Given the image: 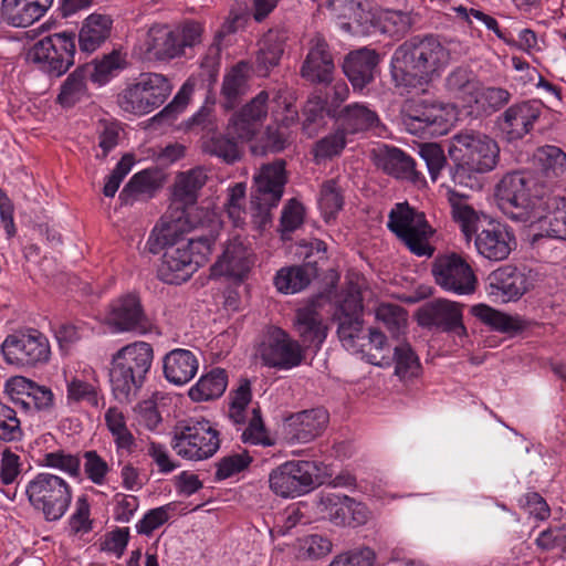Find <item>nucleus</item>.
Listing matches in <instances>:
<instances>
[{"instance_id":"nucleus-1","label":"nucleus","mask_w":566,"mask_h":566,"mask_svg":"<svg viewBox=\"0 0 566 566\" xmlns=\"http://www.w3.org/2000/svg\"><path fill=\"white\" fill-rule=\"evenodd\" d=\"M450 44L438 36H413L391 55L390 73L396 86L418 87L429 83L452 61Z\"/></svg>"},{"instance_id":"nucleus-2","label":"nucleus","mask_w":566,"mask_h":566,"mask_svg":"<svg viewBox=\"0 0 566 566\" xmlns=\"http://www.w3.org/2000/svg\"><path fill=\"white\" fill-rule=\"evenodd\" d=\"M495 198L500 208L512 219L533 222L547 198L545 186L532 171L513 170L502 176L495 186Z\"/></svg>"},{"instance_id":"nucleus-3","label":"nucleus","mask_w":566,"mask_h":566,"mask_svg":"<svg viewBox=\"0 0 566 566\" xmlns=\"http://www.w3.org/2000/svg\"><path fill=\"white\" fill-rule=\"evenodd\" d=\"M154 349L146 342H134L118 349L112 357L109 381L119 402H130L143 387L151 368Z\"/></svg>"},{"instance_id":"nucleus-4","label":"nucleus","mask_w":566,"mask_h":566,"mask_svg":"<svg viewBox=\"0 0 566 566\" xmlns=\"http://www.w3.org/2000/svg\"><path fill=\"white\" fill-rule=\"evenodd\" d=\"M214 242V235L165 242V251L158 268L159 280L176 285L187 282L208 262Z\"/></svg>"},{"instance_id":"nucleus-5","label":"nucleus","mask_w":566,"mask_h":566,"mask_svg":"<svg viewBox=\"0 0 566 566\" xmlns=\"http://www.w3.org/2000/svg\"><path fill=\"white\" fill-rule=\"evenodd\" d=\"M24 494L32 509L46 522L60 521L67 513L73 500L70 483L50 472H39L28 480Z\"/></svg>"},{"instance_id":"nucleus-6","label":"nucleus","mask_w":566,"mask_h":566,"mask_svg":"<svg viewBox=\"0 0 566 566\" xmlns=\"http://www.w3.org/2000/svg\"><path fill=\"white\" fill-rule=\"evenodd\" d=\"M219 431L205 418L179 421L172 430L170 446L182 459L202 461L213 457L220 448Z\"/></svg>"},{"instance_id":"nucleus-7","label":"nucleus","mask_w":566,"mask_h":566,"mask_svg":"<svg viewBox=\"0 0 566 566\" xmlns=\"http://www.w3.org/2000/svg\"><path fill=\"white\" fill-rule=\"evenodd\" d=\"M251 196L252 223L263 230L271 223V209L276 207L286 184L285 163L277 160L263 165L253 177Z\"/></svg>"},{"instance_id":"nucleus-8","label":"nucleus","mask_w":566,"mask_h":566,"mask_svg":"<svg viewBox=\"0 0 566 566\" xmlns=\"http://www.w3.org/2000/svg\"><path fill=\"white\" fill-rule=\"evenodd\" d=\"M321 463L308 460H289L269 473V488L282 499H295L311 493L321 484Z\"/></svg>"},{"instance_id":"nucleus-9","label":"nucleus","mask_w":566,"mask_h":566,"mask_svg":"<svg viewBox=\"0 0 566 566\" xmlns=\"http://www.w3.org/2000/svg\"><path fill=\"white\" fill-rule=\"evenodd\" d=\"M387 227L415 255H433L434 248L429 242L433 229L423 212L417 211L407 202L397 203L388 216Z\"/></svg>"},{"instance_id":"nucleus-10","label":"nucleus","mask_w":566,"mask_h":566,"mask_svg":"<svg viewBox=\"0 0 566 566\" xmlns=\"http://www.w3.org/2000/svg\"><path fill=\"white\" fill-rule=\"evenodd\" d=\"M449 153L460 167L476 174L492 171L500 159L496 140L474 132L454 135Z\"/></svg>"},{"instance_id":"nucleus-11","label":"nucleus","mask_w":566,"mask_h":566,"mask_svg":"<svg viewBox=\"0 0 566 566\" xmlns=\"http://www.w3.org/2000/svg\"><path fill=\"white\" fill-rule=\"evenodd\" d=\"M172 91L169 80L159 73H143L117 98L119 107L129 114L143 116L163 105Z\"/></svg>"},{"instance_id":"nucleus-12","label":"nucleus","mask_w":566,"mask_h":566,"mask_svg":"<svg viewBox=\"0 0 566 566\" xmlns=\"http://www.w3.org/2000/svg\"><path fill=\"white\" fill-rule=\"evenodd\" d=\"M255 355L265 367L291 370L303 363L305 348L281 327L268 326L258 343Z\"/></svg>"},{"instance_id":"nucleus-13","label":"nucleus","mask_w":566,"mask_h":566,"mask_svg":"<svg viewBox=\"0 0 566 566\" xmlns=\"http://www.w3.org/2000/svg\"><path fill=\"white\" fill-rule=\"evenodd\" d=\"M74 35L60 32L39 40L29 52V59L43 72L59 77L74 64Z\"/></svg>"},{"instance_id":"nucleus-14","label":"nucleus","mask_w":566,"mask_h":566,"mask_svg":"<svg viewBox=\"0 0 566 566\" xmlns=\"http://www.w3.org/2000/svg\"><path fill=\"white\" fill-rule=\"evenodd\" d=\"M285 99L282 101L280 91H261L250 102L235 113L228 125V134L240 140H250L259 133L270 111L273 108L283 113Z\"/></svg>"},{"instance_id":"nucleus-15","label":"nucleus","mask_w":566,"mask_h":566,"mask_svg":"<svg viewBox=\"0 0 566 566\" xmlns=\"http://www.w3.org/2000/svg\"><path fill=\"white\" fill-rule=\"evenodd\" d=\"M453 118V107L433 102L411 101L406 103L402 111L403 125L413 135H444Z\"/></svg>"},{"instance_id":"nucleus-16","label":"nucleus","mask_w":566,"mask_h":566,"mask_svg":"<svg viewBox=\"0 0 566 566\" xmlns=\"http://www.w3.org/2000/svg\"><path fill=\"white\" fill-rule=\"evenodd\" d=\"M363 298L358 284L349 283L337 301L335 318L338 322L337 334L343 346L353 353L364 352L359 344L363 328Z\"/></svg>"},{"instance_id":"nucleus-17","label":"nucleus","mask_w":566,"mask_h":566,"mask_svg":"<svg viewBox=\"0 0 566 566\" xmlns=\"http://www.w3.org/2000/svg\"><path fill=\"white\" fill-rule=\"evenodd\" d=\"M1 352L7 363L22 367L46 364L51 356L48 337L36 329L8 335Z\"/></svg>"},{"instance_id":"nucleus-18","label":"nucleus","mask_w":566,"mask_h":566,"mask_svg":"<svg viewBox=\"0 0 566 566\" xmlns=\"http://www.w3.org/2000/svg\"><path fill=\"white\" fill-rule=\"evenodd\" d=\"M432 275L436 283L449 293L470 295L476 290L478 277L473 269L457 253L437 258L432 264Z\"/></svg>"},{"instance_id":"nucleus-19","label":"nucleus","mask_w":566,"mask_h":566,"mask_svg":"<svg viewBox=\"0 0 566 566\" xmlns=\"http://www.w3.org/2000/svg\"><path fill=\"white\" fill-rule=\"evenodd\" d=\"M418 323L423 327H436L450 333L461 340L468 336L463 325L462 305L458 302L440 298L426 304L418 312Z\"/></svg>"},{"instance_id":"nucleus-20","label":"nucleus","mask_w":566,"mask_h":566,"mask_svg":"<svg viewBox=\"0 0 566 566\" xmlns=\"http://www.w3.org/2000/svg\"><path fill=\"white\" fill-rule=\"evenodd\" d=\"M105 323L115 333L136 332L145 334L149 322L136 294H125L114 300L105 314Z\"/></svg>"},{"instance_id":"nucleus-21","label":"nucleus","mask_w":566,"mask_h":566,"mask_svg":"<svg viewBox=\"0 0 566 566\" xmlns=\"http://www.w3.org/2000/svg\"><path fill=\"white\" fill-rule=\"evenodd\" d=\"M317 509L325 518L338 526H359L369 518V510L365 504L340 493L323 494Z\"/></svg>"},{"instance_id":"nucleus-22","label":"nucleus","mask_w":566,"mask_h":566,"mask_svg":"<svg viewBox=\"0 0 566 566\" xmlns=\"http://www.w3.org/2000/svg\"><path fill=\"white\" fill-rule=\"evenodd\" d=\"M6 391L25 412H49L53 409L52 390L23 376L11 377L6 384Z\"/></svg>"},{"instance_id":"nucleus-23","label":"nucleus","mask_w":566,"mask_h":566,"mask_svg":"<svg viewBox=\"0 0 566 566\" xmlns=\"http://www.w3.org/2000/svg\"><path fill=\"white\" fill-rule=\"evenodd\" d=\"M542 109L543 105L537 99L511 105L497 122L503 138L512 143L525 137L538 120Z\"/></svg>"},{"instance_id":"nucleus-24","label":"nucleus","mask_w":566,"mask_h":566,"mask_svg":"<svg viewBox=\"0 0 566 566\" xmlns=\"http://www.w3.org/2000/svg\"><path fill=\"white\" fill-rule=\"evenodd\" d=\"M335 63L329 45L322 34H315L308 42V52L300 74L312 84L328 85L333 82Z\"/></svg>"},{"instance_id":"nucleus-25","label":"nucleus","mask_w":566,"mask_h":566,"mask_svg":"<svg viewBox=\"0 0 566 566\" xmlns=\"http://www.w3.org/2000/svg\"><path fill=\"white\" fill-rule=\"evenodd\" d=\"M475 248L480 255L491 261L507 259L516 247L514 233L500 222H490L476 233Z\"/></svg>"},{"instance_id":"nucleus-26","label":"nucleus","mask_w":566,"mask_h":566,"mask_svg":"<svg viewBox=\"0 0 566 566\" xmlns=\"http://www.w3.org/2000/svg\"><path fill=\"white\" fill-rule=\"evenodd\" d=\"M328 413L323 408L304 410L289 417L284 423L285 438L291 443H307L323 433L328 423Z\"/></svg>"},{"instance_id":"nucleus-27","label":"nucleus","mask_w":566,"mask_h":566,"mask_svg":"<svg viewBox=\"0 0 566 566\" xmlns=\"http://www.w3.org/2000/svg\"><path fill=\"white\" fill-rule=\"evenodd\" d=\"M253 264L251 249L239 237L229 240L222 254L211 266V276L243 279Z\"/></svg>"},{"instance_id":"nucleus-28","label":"nucleus","mask_w":566,"mask_h":566,"mask_svg":"<svg viewBox=\"0 0 566 566\" xmlns=\"http://www.w3.org/2000/svg\"><path fill=\"white\" fill-rule=\"evenodd\" d=\"M488 281L489 294L500 296L504 302L518 300L530 289L527 275L511 265L494 270Z\"/></svg>"},{"instance_id":"nucleus-29","label":"nucleus","mask_w":566,"mask_h":566,"mask_svg":"<svg viewBox=\"0 0 566 566\" xmlns=\"http://www.w3.org/2000/svg\"><path fill=\"white\" fill-rule=\"evenodd\" d=\"M379 55L367 48L350 52L344 61L343 70L355 91L364 90L375 78Z\"/></svg>"},{"instance_id":"nucleus-30","label":"nucleus","mask_w":566,"mask_h":566,"mask_svg":"<svg viewBox=\"0 0 566 566\" xmlns=\"http://www.w3.org/2000/svg\"><path fill=\"white\" fill-rule=\"evenodd\" d=\"M542 206L545 213L538 210L533 218L542 231L541 235L566 240V198L547 196Z\"/></svg>"},{"instance_id":"nucleus-31","label":"nucleus","mask_w":566,"mask_h":566,"mask_svg":"<svg viewBox=\"0 0 566 566\" xmlns=\"http://www.w3.org/2000/svg\"><path fill=\"white\" fill-rule=\"evenodd\" d=\"M293 326L305 347H321L327 337V325L317 311L316 304L311 303L295 312Z\"/></svg>"},{"instance_id":"nucleus-32","label":"nucleus","mask_w":566,"mask_h":566,"mask_svg":"<svg viewBox=\"0 0 566 566\" xmlns=\"http://www.w3.org/2000/svg\"><path fill=\"white\" fill-rule=\"evenodd\" d=\"M165 378L176 386L188 384L197 374L199 361L196 355L185 348H175L163 360Z\"/></svg>"},{"instance_id":"nucleus-33","label":"nucleus","mask_w":566,"mask_h":566,"mask_svg":"<svg viewBox=\"0 0 566 566\" xmlns=\"http://www.w3.org/2000/svg\"><path fill=\"white\" fill-rule=\"evenodd\" d=\"M535 159L541 167V174L545 181H541V186H545L546 193L559 181L566 179V153L554 145H545L537 148Z\"/></svg>"},{"instance_id":"nucleus-34","label":"nucleus","mask_w":566,"mask_h":566,"mask_svg":"<svg viewBox=\"0 0 566 566\" xmlns=\"http://www.w3.org/2000/svg\"><path fill=\"white\" fill-rule=\"evenodd\" d=\"M375 159L379 168L398 179L415 181L418 177L415 160L399 148L381 146L377 149Z\"/></svg>"},{"instance_id":"nucleus-35","label":"nucleus","mask_w":566,"mask_h":566,"mask_svg":"<svg viewBox=\"0 0 566 566\" xmlns=\"http://www.w3.org/2000/svg\"><path fill=\"white\" fill-rule=\"evenodd\" d=\"M113 19L108 14L94 12L82 24L78 33V43L82 51L92 53L96 51L109 36Z\"/></svg>"},{"instance_id":"nucleus-36","label":"nucleus","mask_w":566,"mask_h":566,"mask_svg":"<svg viewBox=\"0 0 566 566\" xmlns=\"http://www.w3.org/2000/svg\"><path fill=\"white\" fill-rule=\"evenodd\" d=\"M283 113L277 108L272 109L273 122L276 125H269L266 128L265 149L272 153L283 150L289 142V127L296 123L297 111L292 104L283 103Z\"/></svg>"},{"instance_id":"nucleus-37","label":"nucleus","mask_w":566,"mask_h":566,"mask_svg":"<svg viewBox=\"0 0 566 566\" xmlns=\"http://www.w3.org/2000/svg\"><path fill=\"white\" fill-rule=\"evenodd\" d=\"M480 80L467 67H457L446 77V87L449 94L457 99L463 108H468Z\"/></svg>"},{"instance_id":"nucleus-38","label":"nucleus","mask_w":566,"mask_h":566,"mask_svg":"<svg viewBox=\"0 0 566 566\" xmlns=\"http://www.w3.org/2000/svg\"><path fill=\"white\" fill-rule=\"evenodd\" d=\"M87 67H77L64 80L60 87L56 102L64 108H70L90 97L87 87Z\"/></svg>"},{"instance_id":"nucleus-39","label":"nucleus","mask_w":566,"mask_h":566,"mask_svg":"<svg viewBox=\"0 0 566 566\" xmlns=\"http://www.w3.org/2000/svg\"><path fill=\"white\" fill-rule=\"evenodd\" d=\"M203 168L196 167L177 175L174 185V199L184 206L193 205L197 201L198 191L207 181Z\"/></svg>"},{"instance_id":"nucleus-40","label":"nucleus","mask_w":566,"mask_h":566,"mask_svg":"<svg viewBox=\"0 0 566 566\" xmlns=\"http://www.w3.org/2000/svg\"><path fill=\"white\" fill-rule=\"evenodd\" d=\"M510 99L511 93L506 88L485 86L480 82L468 109L470 113L491 114L506 105Z\"/></svg>"},{"instance_id":"nucleus-41","label":"nucleus","mask_w":566,"mask_h":566,"mask_svg":"<svg viewBox=\"0 0 566 566\" xmlns=\"http://www.w3.org/2000/svg\"><path fill=\"white\" fill-rule=\"evenodd\" d=\"M285 36L283 33L269 30L259 42L256 54V67L266 75L268 72L280 63L284 52Z\"/></svg>"},{"instance_id":"nucleus-42","label":"nucleus","mask_w":566,"mask_h":566,"mask_svg":"<svg viewBox=\"0 0 566 566\" xmlns=\"http://www.w3.org/2000/svg\"><path fill=\"white\" fill-rule=\"evenodd\" d=\"M228 386V375L224 369L213 368L203 374L189 389L193 401H208L223 395Z\"/></svg>"},{"instance_id":"nucleus-43","label":"nucleus","mask_w":566,"mask_h":566,"mask_svg":"<svg viewBox=\"0 0 566 566\" xmlns=\"http://www.w3.org/2000/svg\"><path fill=\"white\" fill-rule=\"evenodd\" d=\"M248 78L249 65L245 62H239L224 75L221 94L224 98L226 108H233L239 98L247 93Z\"/></svg>"},{"instance_id":"nucleus-44","label":"nucleus","mask_w":566,"mask_h":566,"mask_svg":"<svg viewBox=\"0 0 566 566\" xmlns=\"http://www.w3.org/2000/svg\"><path fill=\"white\" fill-rule=\"evenodd\" d=\"M147 51L157 60H170L182 54L179 36L176 32L166 29L149 32Z\"/></svg>"},{"instance_id":"nucleus-45","label":"nucleus","mask_w":566,"mask_h":566,"mask_svg":"<svg viewBox=\"0 0 566 566\" xmlns=\"http://www.w3.org/2000/svg\"><path fill=\"white\" fill-rule=\"evenodd\" d=\"M1 12L3 19L15 28H27L44 15L39 12V6L25 0H2Z\"/></svg>"},{"instance_id":"nucleus-46","label":"nucleus","mask_w":566,"mask_h":566,"mask_svg":"<svg viewBox=\"0 0 566 566\" xmlns=\"http://www.w3.org/2000/svg\"><path fill=\"white\" fill-rule=\"evenodd\" d=\"M340 119L343 129L350 134L370 129L379 120L375 111L359 103L347 105L340 114Z\"/></svg>"},{"instance_id":"nucleus-47","label":"nucleus","mask_w":566,"mask_h":566,"mask_svg":"<svg viewBox=\"0 0 566 566\" xmlns=\"http://www.w3.org/2000/svg\"><path fill=\"white\" fill-rule=\"evenodd\" d=\"M315 270L310 265L281 269L274 279L276 289L285 294H295L304 290L312 281Z\"/></svg>"},{"instance_id":"nucleus-48","label":"nucleus","mask_w":566,"mask_h":566,"mask_svg":"<svg viewBox=\"0 0 566 566\" xmlns=\"http://www.w3.org/2000/svg\"><path fill=\"white\" fill-rule=\"evenodd\" d=\"M64 374L66 385V401L69 405L86 402L91 407L97 408L102 400L101 391L97 382H91L78 378L77 376H71Z\"/></svg>"},{"instance_id":"nucleus-49","label":"nucleus","mask_w":566,"mask_h":566,"mask_svg":"<svg viewBox=\"0 0 566 566\" xmlns=\"http://www.w3.org/2000/svg\"><path fill=\"white\" fill-rule=\"evenodd\" d=\"M125 64V56L118 51H113L112 53L104 55L101 60L94 61L92 65H86L85 67L88 69L87 76H90L92 82L97 83L98 85H104L120 70H123Z\"/></svg>"},{"instance_id":"nucleus-50","label":"nucleus","mask_w":566,"mask_h":566,"mask_svg":"<svg viewBox=\"0 0 566 566\" xmlns=\"http://www.w3.org/2000/svg\"><path fill=\"white\" fill-rule=\"evenodd\" d=\"M410 25V17L401 11L385 10L376 13L375 33L379 32L390 38H400L409 31Z\"/></svg>"},{"instance_id":"nucleus-51","label":"nucleus","mask_w":566,"mask_h":566,"mask_svg":"<svg viewBox=\"0 0 566 566\" xmlns=\"http://www.w3.org/2000/svg\"><path fill=\"white\" fill-rule=\"evenodd\" d=\"M227 192V200L224 202L226 213L233 227L243 228L248 216L245 210L247 185L244 182H237L229 187Z\"/></svg>"},{"instance_id":"nucleus-52","label":"nucleus","mask_w":566,"mask_h":566,"mask_svg":"<svg viewBox=\"0 0 566 566\" xmlns=\"http://www.w3.org/2000/svg\"><path fill=\"white\" fill-rule=\"evenodd\" d=\"M295 547L300 559L314 560L327 556L333 549V544L326 536L311 534L298 538Z\"/></svg>"},{"instance_id":"nucleus-53","label":"nucleus","mask_w":566,"mask_h":566,"mask_svg":"<svg viewBox=\"0 0 566 566\" xmlns=\"http://www.w3.org/2000/svg\"><path fill=\"white\" fill-rule=\"evenodd\" d=\"M344 198L342 189L335 179L323 182L318 197V207L326 221L334 219L342 210Z\"/></svg>"},{"instance_id":"nucleus-54","label":"nucleus","mask_w":566,"mask_h":566,"mask_svg":"<svg viewBox=\"0 0 566 566\" xmlns=\"http://www.w3.org/2000/svg\"><path fill=\"white\" fill-rule=\"evenodd\" d=\"M471 313L482 323L495 331L506 333L516 329V323L511 316L485 304L472 306Z\"/></svg>"},{"instance_id":"nucleus-55","label":"nucleus","mask_w":566,"mask_h":566,"mask_svg":"<svg viewBox=\"0 0 566 566\" xmlns=\"http://www.w3.org/2000/svg\"><path fill=\"white\" fill-rule=\"evenodd\" d=\"M192 92L193 86L186 82L175 95L172 101L166 105L158 114L151 117L150 120L154 124H170L178 116V114L185 111L190 101Z\"/></svg>"},{"instance_id":"nucleus-56","label":"nucleus","mask_w":566,"mask_h":566,"mask_svg":"<svg viewBox=\"0 0 566 566\" xmlns=\"http://www.w3.org/2000/svg\"><path fill=\"white\" fill-rule=\"evenodd\" d=\"M41 464L62 471L73 478H77L81 473L80 458L76 454L67 453L63 450L44 453L41 459Z\"/></svg>"},{"instance_id":"nucleus-57","label":"nucleus","mask_w":566,"mask_h":566,"mask_svg":"<svg viewBox=\"0 0 566 566\" xmlns=\"http://www.w3.org/2000/svg\"><path fill=\"white\" fill-rule=\"evenodd\" d=\"M23 429L17 411L0 401V441L17 442L22 440Z\"/></svg>"},{"instance_id":"nucleus-58","label":"nucleus","mask_w":566,"mask_h":566,"mask_svg":"<svg viewBox=\"0 0 566 566\" xmlns=\"http://www.w3.org/2000/svg\"><path fill=\"white\" fill-rule=\"evenodd\" d=\"M346 146V132L338 128L321 138L314 146V158L317 163L338 156Z\"/></svg>"},{"instance_id":"nucleus-59","label":"nucleus","mask_w":566,"mask_h":566,"mask_svg":"<svg viewBox=\"0 0 566 566\" xmlns=\"http://www.w3.org/2000/svg\"><path fill=\"white\" fill-rule=\"evenodd\" d=\"M252 398L251 386L248 380H243L239 387L230 395L229 418L235 424H243L247 418V407Z\"/></svg>"},{"instance_id":"nucleus-60","label":"nucleus","mask_w":566,"mask_h":566,"mask_svg":"<svg viewBox=\"0 0 566 566\" xmlns=\"http://www.w3.org/2000/svg\"><path fill=\"white\" fill-rule=\"evenodd\" d=\"M84 473L94 484L103 486L107 483L111 465L95 450L84 453Z\"/></svg>"},{"instance_id":"nucleus-61","label":"nucleus","mask_w":566,"mask_h":566,"mask_svg":"<svg viewBox=\"0 0 566 566\" xmlns=\"http://www.w3.org/2000/svg\"><path fill=\"white\" fill-rule=\"evenodd\" d=\"M353 10L354 18L350 21L340 22V29L358 36L374 34L376 14L365 11L360 4H356Z\"/></svg>"},{"instance_id":"nucleus-62","label":"nucleus","mask_w":566,"mask_h":566,"mask_svg":"<svg viewBox=\"0 0 566 566\" xmlns=\"http://www.w3.org/2000/svg\"><path fill=\"white\" fill-rule=\"evenodd\" d=\"M252 462L248 452L232 453L220 459L216 467L214 478L222 481L242 472Z\"/></svg>"},{"instance_id":"nucleus-63","label":"nucleus","mask_w":566,"mask_h":566,"mask_svg":"<svg viewBox=\"0 0 566 566\" xmlns=\"http://www.w3.org/2000/svg\"><path fill=\"white\" fill-rule=\"evenodd\" d=\"M170 504L147 511L136 523V532L145 536H151L153 533L161 527L170 518Z\"/></svg>"},{"instance_id":"nucleus-64","label":"nucleus","mask_w":566,"mask_h":566,"mask_svg":"<svg viewBox=\"0 0 566 566\" xmlns=\"http://www.w3.org/2000/svg\"><path fill=\"white\" fill-rule=\"evenodd\" d=\"M375 559L374 551L363 547L336 555L329 566H374Z\"/></svg>"}]
</instances>
